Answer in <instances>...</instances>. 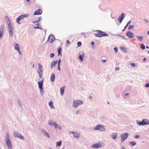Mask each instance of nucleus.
Listing matches in <instances>:
<instances>
[{
  "label": "nucleus",
  "mask_w": 149,
  "mask_h": 149,
  "mask_svg": "<svg viewBox=\"0 0 149 149\" xmlns=\"http://www.w3.org/2000/svg\"><path fill=\"white\" fill-rule=\"evenodd\" d=\"M44 80L42 79L41 81L38 82L39 89L40 93V95L42 96L44 93V91L43 89V84Z\"/></svg>",
  "instance_id": "f03ea898"
},
{
  "label": "nucleus",
  "mask_w": 149,
  "mask_h": 149,
  "mask_svg": "<svg viewBox=\"0 0 149 149\" xmlns=\"http://www.w3.org/2000/svg\"><path fill=\"white\" fill-rule=\"evenodd\" d=\"M131 66L132 67H136V64L135 63H131Z\"/></svg>",
  "instance_id": "79ce46f5"
},
{
  "label": "nucleus",
  "mask_w": 149,
  "mask_h": 149,
  "mask_svg": "<svg viewBox=\"0 0 149 149\" xmlns=\"http://www.w3.org/2000/svg\"><path fill=\"white\" fill-rule=\"evenodd\" d=\"M134 26H133V25H132V26L131 25V29H133Z\"/></svg>",
  "instance_id": "774afa93"
},
{
  "label": "nucleus",
  "mask_w": 149,
  "mask_h": 149,
  "mask_svg": "<svg viewBox=\"0 0 149 149\" xmlns=\"http://www.w3.org/2000/svg\"><path fill=\"white\" fill-rule=\"evenodd\" d=\"M143 126L149 125V120L147 119H143Z\"/></svg>",
  "instance_id": "ddd939ff"
},
{
  "label": "nucleus",
  "mask_w": 149,
  "mask_h": 149,
  "mask_svg": "<svg viewBox=\"0 0 149 149\" xmlns=\"http://www.w3.org/2000/svg\"><path fill=\"white\" fill-rule=\"evenodd\" d=\"M79 104L76 101V100H74L73 102V107L74 108H77Z\"/></svg>",
  "instance_id": "f3484780"
},
{
  "label": "nucleus",
  "mask_w": 149,
  "mask_h": 149,
  "mask_svg": "<svg viewBox=\"0 0 149 149\" xmlns=\"http://www.w3.org/2000/svg\"><path fill=\"white\" fill-rule=\"evenodd\" d=\"M84 54L83 53H82L81 54H79V58L81 61H83L84 60Z\"/></svg>",
  "instance_id": "dca6fc26"
},
{
  "label": "nucleus",
  "mask_w": 149,
  "mask_h": 149,
  "mask_svg": "<svg viewBox=\"0 0 149 149\" xmlns=\"http://www.w3.org/2000/svg\"><path fill=\"white\" fill-rule=\"evenodd\" d=\"M29 16V14H24L20 15L16 19V22L19 24H21L20 20L24 18L28 17Z\"/></svg>",
  "instance_id": "7ed1b4c3"
},
{
  "label": "nucleus",
  "mask_w": 149,
  "mask_h": 149,
  "mask_svg": "<svg viewBox=\"0 0 149 149\" xmlns=\"http://www.w3.org/2000/svg\"><path fill=\"white\" fill-rule=\"evenodd\" d=\"M140 47L142 49L144 50L145 49V45L143 43L141 44L140 45Z\"/></svg>",
  "instance_id": "473e14b6"
},
{
  "label": "nucleus",
  "mask_w": 149,
  "mask_h": 149,
  "mask_svg": "<svg viewBox=\"0 0 149 149\" xmlns=\"http://www.w3.org/2000/svg\"><path fill=\"white\" fill-rule=\"evenodd\" d=\"M70 43V42L69 40H67L65 43V45L66 46L68 45Z\"/></svg>",
  "instance_id": "37998d69"
},
{
  "label": "nucleus",
  "mask_w": 149,
  "mask_h": 149,
  "mask_svg": "<svg viewBox=\"0 0 149 149\" xmlns=\"http://www.w3.org/2000/svg\"><path fill=\"white\" fill-rule=\"evenodd\" d=\"M134 34L133 33L131 32V38H132L134 37Z\"/></svg>",
  "instance_id": "8fccbe9b"
},
{
  "label": "nucleus",
  "mask_w": 149,
  "mask_h": 149,
  "mask_svg": "<svg viewBox=\"0 0 149 149\" xmlns=\"http://www.w3.org/2000/svg\"><path fill=\"white\" fill-rule=\"evenodd\" d=\"M146 58H143V62H145L146 61Z\"/></svg>",
  "instance_id": "0e129e2a"
},
{
  "label": "nucleus",
  "mask_w": 149,
  "mask_h": 149,
  "mask_svg": "<svg viewBox=\"0 0 149 149\" xmlns=\"http://www.w3.org/2000/svg\"><path fill=\"white\" fill-rule=\"evenodd\" d=\"M60 65H58V67H57V69L59 71H60V70H61V69H60Z\"/></svg>",
  "instance_id": "603ef678"
},
{
  "label": "nucleus",
  "mask_w": 149,
  "mask_h": 149,
  "mask_svg": "<svg viewBox=\"0 0 149 149\" xmlns=\"http://www.w3.org/2000/svg\"><path fill=\"white\" fill-rule=\"evenodd\" d=\"M58 125L55 122H54V125H53L54 126L55 128H58Z\"/></svg>",
  "instance_id": "e433bc0d"
},
{
  "label": "nucleus",
  "mask_w": 149,
  "mask_h": 149,
  "mask_svg": "<svg viewBox=\"0 0 149 149\" xmlns=\"http://www.w3.org/2000/svg\"><path fill=\"white\" fill-rule=\"evenodd\" d=\"M144 20V21L145 22H146V23H148V20L146 19H143Z\"/></svg>",
  "instance_id": "864d4df0"
},
{
  "label": "nucleus",
  "mask_w": 149,
  "mask_h": 149,
  "mask_svg": "<svg viewBox=\"0 0 149 149\" xmlns=\"http://www.w3.org/2000/svg\"><path fill=\"white\" fill-rule=\"evenodd\" d=\"M136 122L140 126H143V120L142 121H141L139 120H137L136 121Z\"/></svg>",
  "instance_id": "5701e85b"
},
{
  "label": "nucleus",
  "mask_w": 149,
  "mask_h": 149,
  "mask_svg": "<svg viewBox=\"0 0 149 149\" xmlns=\"http://www.w3.org/2000/svg\"><path fill=\"white\" fill-rule=\"evenodd\" d=\"M54 122L52 121L51 120H49L48 123V125H49L52 126L54 125Z\"/></svg>",
  "instance_id": "f704fd0d"
},
{
  "label": "nucleus",
  "mask_w": 149,
  "mask_h": 149,
  "mask_svg": "<svg viewBox=\"0 0 149 149\" xmlns=\"http://www.w3.org/2000/svg\"><path fill=\"white\" fill-rule=\"evenodd\" d=\"M55 79V75L54 73H52L50 77V80L52 82H53Z\"/></svg>",
  "instance_id": "a211bd4d"
},
{
  "label": "nucleus",
  "mask_w": 149,
  "mask_h": 149,
  "mask_svg": "<svg viewBox=\"0 0 149 149\" xmlns=\"http://www.w3.org/2000/svg\"><path fill=\"white\" fill-rule=\"evenodd\" d=\"M18 138H19L20 139L23 140H24L25 139L24 137L21 134H20Z\"/></svg>",
  "instance_id": "c9c22d12"
},
{
  "label": "nucleus",
  "mask_w": 149,
  "mask_h": 149,
  "mask_svg": "<svg viewBox=\"0 0 149 149\" xmlns=\"http://www.w3.org/2000/svg\"><path fill=\"white\" fill-rule=\"evenodd\" d=\"M120 48L122 50H123L125 52H127V50L126 48L120 46Z\"/></svg>",
  "instance_id": "c85d7f7f"
},
{
  "label": "nucleus",
  "mask_w": 149,
  "mask_h": 149,
  "mask_svg": "<svg viewBox=\"0 0 149 149\" xmlns=\"http://www.w3.org/2000/svg\"><path fill=\"white\" fill-rule=\"evenodd\" d=\"M49 105L51 107V109H53L54 108L53 103L52 101L49 102Z\"/></svg>",
  "instance_id": "b1692460"
},
{
  "label": "nucleus",
  "mask_w": 149,
  "mask_h": 149,
  "mask_svg": "<svg viewBox=\"0 0 149 149\" xmlns=\"http://www.w3.org/2000/svg\"><path fill=\"white\" fill-rule=\"evenodd\" d=\"M113 50L115 53H116L118 51V48L117 47H114L113 48Z\"/></svg>",
  "instance_id": "c03bdc74"
},
{
  "label": "nucleus",
  "mask_w": 149,
  "mask_h": 149,
  "mask_svg": "<svg viewBox=\"0 0 149 149\" xmlns=\"http://www.w3.org/2000/svg\"><path fill=\"white\" fill-rule=\"evenodd\" d=\"M95 44L94 42L93 41H92L91 42V45L92 46H93Z\"/></svg>",
  "instance_id": "680f3d73"
},
{
  "label": "nucleus",
  "mask_w": 149,
  "mask_h": 149,
  "mask_svg": "<svg viewBox=\"0 0 149 149\" xmlns=\"http://www.w3.org/2000/svg\"><path fill=\"white\" fill-rule=\"evenodd\" d=\"M76 101L78 103L79 105L83 103V102L81 100H77Z\"/></svg>",
  "instance_id": "72a5a7b5"
},
{
  "label": "nucleus",
  "mask_w": 149,
  "mask_h": 149,
  "mask_svg": "<svg viewBox=\"0 0 149 149\" xmlns=\"http://www.w3.org/2000/svg\"><path fill=\"white\" fill-rule=\"evenodd\" d=\"M17 100L18 101V104L19 106V107L21 108H22V104L21 103L20 101L18 100Z\"/></svg>",
  "instance_id": "58836bf2"
},
{
  "label": "nucleus",
  "mask_w": 149,
  "mask_h": 149,
  "mask_svg": "<svg viewBox=\"0 0 149 149\" xmlns=\"http://www.w3.org/2000/svg\"><path fill=\"white\" fill-rule=\"evenodd\" d=\"M58 56H62L61 52H58Z\"/></svg>",
  "instance_id": "3c124183"
},
{
  "label": "nucleus",
  "mask_w": 149,
  "mask_h": 149,
  "mask_svg": "<svg viewBox=\"0 0 149 149\" xmlns=\"http://www.w3.org/2000/svg\"><path fill=\"white\" fill-rule=\"evenodd\" d=\"M61 128H62V127H61V126H60V125H58V128L57 129H59V130L60 131H61Z\"/></svg>",
  "instance_id": "09e8293b"
},
{
  "label": "nucleus",
  "mask_w": 149,
  "mask_h": 149,
  "mask_svg": "<svg viewBox=\"0 0 149 149\" xmlns=\"http://www.w3.org/2000/svg\"><path fill=\"white\" fill-rule=\"evenodd\" d=\"M78 47H80L81 45V43L80 42H78L77 43Z\"/></svg>",
  "instance_id": "ea45409f"
},
{
  "label": "nucleus",
  "mask_w": 149,
  "mask_h": 149,
  "mask_svg": "<svg viewBox=\"0 0 149 149\" xmlns=\"http://www.w3.org/2000/svg\"><path fill=\"white\" fill-rule=\"evenodd\" d=\"M38 74L42 73V68L43 67L39 63L38 64Z\"/></svg>",
  "instance_id": "9b49d317"
},
{
  "label": "nucleus",
  "mask_w": 149,
  "mask_h": 149,
  "mask_svg": "<svg viewBox=\"0 0 149 149\" xmlns=\"http://www.w3.org/2000/svg\"><path fill=\"white\" fill-rule=\"evenodd\" d=\"M101 61L102 63H105L106 62V59L102 60Z\"/></svg>",
  "instance_id": "5fc2aeb1"
},
{
  "label": "nucleus",
  "mask_w": 149,
  "mask_h": 149,
  "mask_svg": "<svg viewBox=\"0 0 149 149\" xmlns=\"http://www.w3.org/2000/svg\"><path fill=\"white\" fill-rule=\"evenodd\" d=\"M61 143H62L61 141H59L57 142L56 144V147L60 146L61 144Z\"/></svg>",
  "instance_id": "7c9ffc66"
},
{
  "label": "nucleus",
  "mask_w": 149,
  "mask_h": 149,
  "mask_svg": "<svg viewBox=\"0 0 149 149\" xmlns=\"http://www.w3.org/2000/svg\"><path fill=\"white\" fill-rule=\"evenodd\" d=\"M64 86L60 88L61 93L62 95L64 94Z\"/></svg>",
  "instance_id": "a878e982"
},
{
  "label": "nucleus",
  "mask_w": 149,
  "mask_h": 149,
  "mask_svg": "<svg viewBox=\"0 0 149 149\" xmlns=\"http://www.w3.org/2000/svg\"><path fill=\"white\" fill-rule=\"evenodd\" d=\"M6 143L8 149H13L12 145L10 140L6 141Z\"/></svg>",
  "instance_id": "f8f14e48"
},
{
  "label": "nucleus",
  "mask_w": 149,
  "mask_h": 149,
  "mask_svg": "<svg viewBox=\"0 0 149 149\" xmlns=\"http://www.w3.org/2000/svg\"><path fill=\"white\" fill-rule=\"evenodd\" d=\"M58 60L54 61H52L50 64V68H52L54 66L56 65L57 63Z\"/></svg>",
  "instance_id": "2eb2a0df"
},
{
  "label": "nucleus",
  "mask_w": 149,
  "mask_h": 149,
  "mask_svg": "<svg viewBox=\"0 0 149 149\" xmlns=\"http://www.w3.org/2000/svg\"><path fill=\"white\" fill-rule=\"evenodd\" d=\"M136 144V143L134 141H131V145L134 146Z\"/></svg>",
  "instance_id": "a19ab883"
},
{
  "label": "nucleus",
  "mask_w": 149,
  "mask_h": 149,
  "mask_svg": "<svg viewBox=\"0 0 149 149\" xmlns=\"http://www.w3.org/2000/svg\"><path fill=\"white\" fill-rule=\"evenodd\" d=\"M6 141L10 140V136L8 133H7L6 135Z\"/></svg>",
  "instance_id": "2f4dec72"
},
{
  "label": "nucleus",
  "mask_w": 149,
  "mask_h": 149,
  "mask_svg": "<svg viewBox=\"0 0 149 149\" xmlns=\"http://www.w3.org/2000/svg\"><path fill=\"white\" fill-rule=\"evenodd\" d=\"M136 38L138 39L139 41L141 42L142 41L143 39V38L142 36H136Z\"/></svg>",
  "instance_id": "bb28decb"
},
{
  "label": "nucleus",
  "mask_w": 149,
  "mask_h": 149,
  "mask_svg": "<svg viewBox=\"0 0 149 149\" xmlns=\"http://www.w3.org/2000/svg\"><path fill=\"white\" fill-rule=\"evenodd\" d=\"M42 133L45 136H46L47 137L49 138L50 137L49 134L48 133L46 132L45 130H42Z\"/></svg>",
  "instance_id": "aec40b11"
},
{
  "label": "nucleus",
  "mask_w": 149,
  "mask_h": 149,
  "mask_svg": "<svg viewBox=\"0 0 149 149\" xmlns=\"http://www.w3.org/2000/svg\"><path fill=\"white\" fill-rule=\"evenodd\" d=\"M3 25H2L0 27V33L3 34Z\"/></svg>",
  "instance_id": "c756f323"
},
{
  "label": "nucleus",
  "mask_w": 149,
  "mask_h": 149,
  "mask_svg": "<svg viewBox=\"0 0 149 149\" xmlns=\"http://www.w3.org/2000/svg\"><path fill=\"white\" fill-rule=\"evenodd\" d=\"M139 137V135H136L135 136V138L138 139Z\"/></svg>",
  "instance_id": "6e6d98bb"
},
{
  "label": "nucleus",
  "mask_w": 149,
  "mask_h": 149,
  "mask_svg": "<svg viewBox=\"0 0 149 149\" xmlns=\"http://www.w3.org/2000/svg\"><path fill=\"white\" fill-rule=\"evenodd\" d=\"M101 147L102 145L100 142H99L98 143H94L92 146V148L96 149L98 148Z\"/></svg>",
  "instance_id": "1a4fd4ad"
},
{
  "label": "nucleus",
  "mask_w": 149,
  "mask_h": 149,
  "mask_svg": "<svg viewBox=\"0 0 149 149\" xmlns=\"http://www.w3.org/2000/svg\"><path fill=\"white\" fill-rule=\"evenodd\" d=\"M125 17V15L124 13H122L121 15H120L118 18V20L120 23H121Z\"/></svg>",
  "instance_id": "0eeeda50"
},
{
  "label": "nucleus",
  "mask_w": 149,
  "mask_h": 149,
  "mask_svg": "<svg viewBox=\"0 0 149 149\" xmlns=\"http://www.w3.org/2000/svg\"><path fill=\"white\" fill-rule=\"evenodd\" d=\"M69 133L70 134H73V136L74 137L78 139L79 137V134L76 132L74 131H70Z\"/></svg>",
  "instance_id": "9d476101"
},
{
  "label": "nucleus",
  "mask_w": 149,
  "mask_h": 149,
  "mask_svg": "<svg viewBox=\"0 0 149 149\" xmlns=\"http://www.w3.org/2000/svg\"><path fill=\"white\" fill-rule=\"evenodd\" d=\"M20 134L17 132H14L13 135L15 137H18Z\"/></svg>",
  "instance_id": "393cba45"
},
{
  "label": "nucleus",
  "mask_w": 149,
  "mask_h": 149,
  "mask_svg": "<svg viewBox=\"0 0 149 149\" xmlns=\"http://www.w3.org/2000/svg\"><path fill=\"white\" fill-rule=\"evenodd\" d=\"M129 134L127 133H125L121 135V140L122 142H123L128 137Z\"/></svg>",
  "instance_id": "423d86ee"
},
{
  "label": "nucleus",
  "mask_w": 149,
  "mask_h": 149,
  "mask_svg": "<svg viewBox=\"0 0 149 149\" xmlns=\"http://www.w3.org/2000/svg\"><path fill=\"white\" fill-rule=\"evenodd\" d=\"M54 56V53H51L50 55V57L51 58H53Z\"/></svg>",
  "instance_id": "49530a36"
},
{
  "label": "nucleus",
  "mask_w": 149,
  "mask_h": 149,
  "mask_svg": "<svg viewBox=\"0 0 149 149\" xmlns=\"http://www.w3.org/2000/svg\"><path fill=\"white\" fill-rule=\"evenodd\" d=\"M145 86L146 88H148L149 87V82L146 84L145 85Z\"/></svg>",
  "instance_id": "de8ad7c7"
},
{
  "label": "nucleus",
  "mask_w": 149,
  "mask_h": 149,
  "mask_svg": "<svg viewBox=\"0 0 149 149\" xmlns=\"http://www.w3.org/2000/svg\"><path fill=\"white\" fill-rule=\"evenodd\" d=\"M17 51L18 52H19V54H21V51H20V49H19V50H18Z\"/></svg>",
  "instance_id": "338daca9"
},
{
  "label": "nucleus",
  "mask_w": 149,
  "mask_h": 149,
  "mask_svg": "<svg viewBox=\"0 0 149 149\" xmlns=\"http://www.w3.org/2000/svg\"><path fill=\"white\" fill-rule=\"evenodd\" d=\"M117 136L116 133H113L111 135V137L114 139H115Z\"/></svg>",
  "instance_id": "4be33fe9"
},
{
  "label": "nucleus",
  "mask_w": 149,
  "mask_h": 149,
  "mask_svg": "<svg viewBox=\"0 0 149 149\" xmlns=\"http://www.w3.org/2000/svg\"><path fill=\"white\" fill-rule=\"evenodd\" d=\"M42 19V18L41 17H40L36 21H33V23L35 24L36 23H38Z\"/></svg>",
  "instance_id": "cd10ccee"
},
{
  "label": "nucleus",
  "mask_w": 149,
  "mask_h": 149,
  "mask_svg": "<svg viewBox=\"0 0 149 149\" xmlns=\"http://www.w3.org/2000/svg\"><path fill=\"white\" fill-rule=\"evenodd\" d=\"M40 24H37L33 27L35 29H39L40 30L43 29L41 27H39Z\"/></svg>",
  "instance_id": "412c9836"
},
{
  "label": "nucleus",
  "mask_w": 149,
  "mask_h": 149,
  "mask_svg": "<svg viewBox=\"0 0 149 149\" xmlns=\"http://www.w3.org/2000/svg\"><path fill=\"white\" fill-rule=\"evenodd\" d=\"M7 17L9 22H8V24L7 28L8 29L10 35L11 37H13V29L11 25V23L9 18Z\"/></svg>",
  "instance_id": "20e7f679"
},
{
  "label": "nucleus",
  "mask_w": 149,
  "mask_h": 149,
  "mask_svg": "<svg viewBox=\"0 0 149 149\" xmlns=\"http://www.w3.org/2000/svg\"><path fill=\"white\" fill-rule=\"evenodd\" d=\"M14 47L15 50H17V51L20 49L19 44L18 43H15L14 44Z\"/></svg>",
  "instance_id": "6ab92c4d"
},
{
  "label": "nucleus",
  "mask_w": 149,
  "mask_h": 149,
  "mask_svg": "<svg viewBox=\"0 0 149 149\" xmlns=\"http://www.w3.org/2000/svg\"><path fill=\"white\" fill-rule=\"evenodd\" d=\"M61 59L59 60L58 61V65H60V63L61 62Z\"/></svg>",
  "instance_id": "bf43d9fd"
},
{
  "label": "nucleus",
  "mask_w": 149,
  "mask_h": 149,
  "mask_svg": "<svg viewBox=\"0 0 149 149\" xmlns=\"http://www.w3.org/2000/svg\"><path fill=\"white\" fill-rule=\"evenodd\" d=\"M97 33H94L95 36L97 37L101 38L103 37H107L109 36L107 33L100 30H96L95 31Z\"/></svg>",
  "instance_id": "f257e3e1"
},
{
  "label": "nucleus",
  "mask_w": 149,
  "mask_h": 149,
  "mask_svg": "<svg viewBox=\"0 0 149 149\" xmlns=\"http://www.w3.org/2000/svg\"><path fill=\"white\" fill-rule=\"evenodd\" d=\"M120 68L119 67H116L115 68V69L116 70L118 71L119 70Z\"/></svg>",
  "instance_id": "13d9d810"
},
{
  "label": "nucleus",
  "mask_w": 149,
  "mask_h": 149,
  "mask_svg": "<svg viewBox=\"0 0 149 149\" xmlns=\"http://www.w3.org/2000/svg\"><path fill=\"white\" fill-rule=\"evenodd\" d=\"M42 13V10L40 9H39L38 10H36L34 13V15H40Z\"/></svg>",
  "instance_id": "4468645a"
},
{
  "label": "nucleus",
  "mask_w": 149,
  "mask_h": 149,
  "mask_svg": "<svg viewBox=\"0 0 149 149\" xmlns=\"http://www.w3.org/2000/svg\"><path fill=\"white\" fill-rule=\"evenodd\" d=\"M50 38H52V39L50 41V42L51 43H52L54 41H55V38L54 35L52 34L50 35L49 36L47 40V42H49V40L50 39Z\"/></svg>",
  "instance_id": "6e6552de"
},
{
  "label": "nucleus",
  "mask_w": 149,
  "mask_h": 149,
  "mask_svg": "<svg viewBox=\"0 0 149 149\" xmlns=\"http://www.w3.org/2000/svg\"><path fill=\"white\" fill-rule=\"evenodd\" d=\"M39 76V77L40 78H42V73L38 74Z\"/></svg>",
  "instance_id": "4d7b16f0"
},
{
  "label": "nucleus",
  "mask_w": 149,
  "mask_h": 149,
  "mask_svg": "<svg viewBox=\"0 0 149 149\" xmlns=\"http://www.w3.org/2000/svg\"><path fill=\"white\" fill-rule=\"evenodd\" d=\"M119 36H120V37H122V38H123L125 39H127L126 38L124 37L123 36H122L121 35H119Z\"/></svg>",
  "instance_id": "69168bd1"
},
{
  "label": "nucleus",
  "mask_w": 149,
  "mask_h": 149,
  "mask_svg": "<svg viewBox=\"0 0 149 149\" xmlns=\"http://www.w3.org/2000/svg\"><path fill=\"white\" fill-rule=\"evenodd\" d=\"M126 35L129 38H130V31H129L127 33H126Z\"/></svg>",
  "instance_id": "4c0bfd02"
},
{
  "label": "nucleus",
  "mask_w": 149,
  "mask_h": 149,
  "mask_svg": "<svg viewBox=\"0 0 149 149\" xmlns=\"http://www.w3.org/2000/svg\"><path fill=\"white\" fill-rule=\"evenodd\" d=\"M58 52H61V48L60 46L58 47L57 49Z\"/></svg>",
  "instance_id": "a18cd8bd"
},
{
  "label": "nucleus",
  "mask_w": 149,
  "mask_h": 149,
  "mask_svg": "<svg viewBox=\"0 0 149 149\" xmlns=\"http://www.w3.org/2000/svg\"><path fill=\"white\" fill-rule=\"evenodd\" d=\"M94 129L95 130H98L100 131H104L105 130L106 128L104 125L99 124L95 127Z\"/></svg>",
  "instance_id": "39448f33"
},
{
  "label": "nucleus",
  "mask_w": 149,
  "mask_h": 149,
  "mask_svg": "<svg viewBox=\"0 0 149 149\" xmlns=\"http://www.w3.org/2000/svg\"><path fill=\"white\" fill-rule=\"evenodd\" d=\"M3 34L0 33V39L3 37Z\"/></svg>",
  "instance_id": "052dcab7"
},
{
  "label": "nucleus",
  "mask_w": 149,
  "mask_h": 149,
  "mask_svg": "<svg viewBox=\"0 0 149 149\" xmlns=\"http://www.w3.org/2000/svg\"><path fill=\"white\" fill-rule=\"evenodd\" d=\"M130 95V94L129 93H126L125 95V96H124V97H125V96H127L128 95Z\"/></svg>",
  "instance_id": "e2e57ef3"
}]
</instances>
